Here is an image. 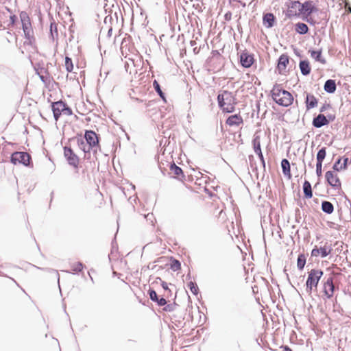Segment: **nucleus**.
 I'll use <instances>...</instances> for the list:
<instances>
[{"instance_id":"nucleus-1","label":"nucleus","mask_w":351,"mask_h":351,"mask_svg":"<svg viewBox=\"0 0 351 351\" xmlns=\"http://www.w3.org/2000/svg\"><path fill=\"white\" fill-rule=\"evenodd\" d=\"M217 101L219 108L226 113L233 112L237 104L235 95L226 90L219 92L217 95Z\"/></svg>"},{"instance_id":"nucleus-2","label":"nucleus","mask_w":351,"mask_h":351,"mask_svg":"<svg viewBox=\"0 0 351 351\" xmlns=\"http://www.w3.org/2000/svg\"><path fill=\"white\" fill-rule=\"evenodd\" d=\"M274 101L279 106L288 107L293 104V97L287 90L282 89L279 84H275L271 90Z\"/></svg>"},{"instance_id":"nucleus-3","label":"nucleus","mask_w":351,"mask_h":351,"mask_svg":"<svg viewBox=\"0 0 351 351\" xmlns=\"http://www.w3.org/2000/svg\"><path fill=\"white\" fill-rule=\"evenodd\" d=\"M322 276L323 271L321 269H313L308 272L306 282V290L308 293H311L313 288H317Z\"/></svg>"},{"instance_id":"nucleus-4","label":"nucleus","mask_w":351,"mask_h":351,"mask_svg":"<svg viewBox=\"0 0 351 351\" xmlns=\"http://www.w3.org/2000/svg\"><path fill=\"white\" fill-rule=\"evenodd\" d=\"M19 16L25 38L30 40L32 38L33 33L30 18L28 14L25 11H21L20 12Z\"/></svg>"},{"instance_id":"nucleus-5","label":"nucleus","mask_w":351,"mask_h":351,"mask_svg":"<svg viewBox=\"0 0 351 351\" xmlns=\"http://www.w3.org/2000/svg\"><path fill=\"white\" fill-rule=\"evenodd\" d=\"M64 156L66 158L68 164L75 169L78 168L79 165V157L73 152V149L65 146L64 147Z\"/></svg>"},{"instance_id":"nucleus-6","label":"nucleus","mask_w":351,"mask_h":351,"mask_svg":"<svg viewBox=\"0 0 351 351\" xmlns=\"http://www.w3.org/2000/svg\"><path fill=\"white\" fill-rule=\"evenodd\" d=\"M31 157L27 152H15L11 156V162L14 165L22 164L25 166L29 165Z\"/></svg>"},{"instance_id":"nucleus-7","label":"nucleus","mask_w":351,"mask_h":351,"mask_svg":"<svg viewBox=\"0 0 351 351\" xmlns=\"http://www.w3.org/2000/svg\"><path fill=\"white\" fill-rule=\"evenodd\" d=\"M88 145H90L94 149L99 147V140L96 133L92 130H88L85 132L84 139Z\"/></svg>"},{"instance_id":"nucleus-8","label":"nucleus","mask_w":351,"mask_h":351,"mask_svg":"<svg viewBox=\"0 0 351 351\" xmlns=\"http://www.w3.org/2000/svg\"><path fill=\"white\" fill-rule=\"evenodd\" d=\"M325 178L328 183L332 187L335 189H339L341 187V182L337 174H335L331 171H328L325 174Z\"/></svg>"},{"instance_id":"nucleus-9","label":"nucleus","mask_w":351,"mask_h":351,"mask_svg":"<svg viewBox=\"0 0 351 351\" xmlns=\"http://www.w3.org/2000/svg\"><path fill=\"white\" fill-rule=\"evenodd\" d=\"M254 60L253 55L246 51H243L240 55V63L244 68L250 67L253 64Z\"/></svg>"},{"instance_id":"nucleus-10","label":"nucleus","mask_w":351,"mask_h":351,"mask_svg":"<svg viewBox=\"0 0 351 351\" xmlns=\"http://www.w3.org/2000/svg\"><path fill=\"white\" fill-rule=\"evenodd\" d=\"M288 16H295L300 14L301 3L298 1H290L288 4Z\"/></svg>"},{"instance_id":"nucleus-11","label":"nucleus","mask_w":351,"mask_h":351,"mask_svg":"<svg viewBox=\"0 0 351 351\" xmlns=\"http://www.w3.org/2000/svg\"><path fill=\"white\" fill-rule=\"evenodd\" d=\"M335 291V285L332 277L327 278L324 284V292L328 299L332 297Z\"/></svg>"},{"instance_id":"nucleus-12","label":"nucleus","mask_w":351,"mask_h":351,"mask_svg":"<svg viewBox=\"0 0 351 351\" xmlns=\"http://www.w3.org/2000/svg\"><path fill=\"white\" fill-rule=\"evenodd\" d=\"M315 11H317V9L314 6L312 1H306L303 3H301L300 14L310 15Z\"/></svg>"},{"instance_id":"nucleus-13","label":"nucleus","mask_w":351,"mask_h":351,"mask_svg":"<svg viewBox=\"0 0 351 351\" xmlns=\"http://www.w3.org/2000/svg\"><path fill=\"white\" fill-rule=\"evenodd\" d=\"M51 107L53 117L56 121H58L63 111V108H64V102L62 101L53 102L52 103Z\"/></svg>"},{"instance_id":"nucleus-14","label":"nucleus","mask_w":351,"mask_h":351,"mask_svg":"<svg viewBox=\"0 0 351 351\" xmlns=\"http://www.w3.org/2000/svg\"><path fill=\"white\" fill-rule=\"evenodd\" d=\"M252 143L254 152L258 155L263 165L265 166V160L261 151L260 137L258 136H254Z\"/></svg>"},{"instance_id":"nucleus-15","label":"nucleus","mask_w":351,"mask_h":351,"mask_svg":"<svg viewBox=\"0 0 351 351\" xmlns=\"http://www.w3.org/2000/svg\"><path fill=\"white\" fill-rule=\"evenodd\" d=\"M328 123V119L323 114H319L317 117H314L312 122L313 125L316 128H320Z\"/></svg>"},{"instance_id":"nucleus-16","label":"nucleus","mask_w":351,"mask_h":351,"mask_svg":"<svg viewBox=\"0 0 351 351\" xmlns=\"http://www.w3.org/2000/svg\"><path fill=\"white\" fill-rule=\"evenodd\" d=\"M243 119L239 114H235L228 117L226 123L229 126H239L242 124Z\"/></svg>"},{"instance_id":"nucleus-17","label":"nucleus","mask_w":351,"mask_h":351,"mask_svg":"<svg viewBox=\"0 0 351 351\" xmlns=\"http://www.w3.org/2000/svg\"><path fill=\"white\" fill-rule=\"evenodd\" d=\"M288 63L289 56L286 54H282L278 60L277 69L279 73L282 74L285 71Z\"/></svg>"},{"instance_id":"nucleus-18","label":"nucleus","mask_w":351,"mask_h":351,"mask_svg":"<svg viewBox=\"0 0 351 351\" xmlns=\"http://www.w3.org/2000/svg\"><path fill=\"white\" fill-rule=\"evenodd\" d=\"M149 298L152 301L155 302L160 306L167 304V300L164 298H158L156 292L153 289L149 290Z\"/></svg>"},{"instance_id":"nucleus-19","label":"nucleus","mask_w":351,"mask_h":351,"mask_svg":"<svg viewBox=\"0 0 351 351\" xmlns=\"http://www.w3.org/2000/svg\"><path fill=\"white\" fill-rule=\"evenodd\" d=\"M305 103L306 109L309 110L317 106V99L313 95L307 93Z\"/></svg>"},{"instance_id":"nucleus-20","label":"nucleus","mask_w":351,"mask_h":351,"mask_svg":"<svg viewBox=\"0 0 351 351\" xmlns=\"http://www.w3.org/2000/svg\"><path fill=\"white\" fill-rule=\"evenodd\" d=\"M77 141L80 149L84 153H89L91 150H93L94 152H96V149H94L90 147V145H88V143L84 140V138H78Z\"/></svg>"},{"instance_id":"nucleus-21","label":"nucleus","mask_w":351,"mask_h":351,"mask_svg":"<svg viewBox=\"0 0 351 351\" xmlns=\"http://www.w3.org/2000/svg\"><path fill=\"white\" fill-rule=\"evenodd\" d=\"M337 86L335 81L333 80H328L326 81L324 86V90L328 93H334L336 90Z\"/></svg>"},{"instance_id":"nucleus-22","label":"nucleus","mask_w":351,"mask_h":351,"mask_svg":"<svg viewBox=\"0 0 351 351\" xmlns=\"http://www.w3.org/2000/svg\"><path fill=\"white\" fill-rule=\"evenodd\" d=\"M301 73L303 75H308L311 73L309 62L306 60H301L299 63Z\"/></svg>"},{"instance_id":"nucleus-23","label":"nucleus","mask_w":351,"mask_h":351,"mask_svg":"<svg viewBox=\"0 0 351 351\" xmlns=\"http://www.w3.org/2000/svg\"><path fill=\"white\" fill-rule=\"evenodd\" d=\"M275 17L271 13H267L263 16V23L267 28L272 27L274 25Z\"/></svg>"},{"instance_id":"nucleus-24","label":"nucleus","mask_w":351,"mask_h":351,"mask_svg":"<svg viewBox=\"0 0 351 351\" xmlns=\"http://www.w3.org/2000/svg\"><path fill=\"white\" fill-rule=\"evenodd\" d=\"M281 167L283 174L285 176H287L289 178H290L291 177L290 171V163L287 159L284 158L282 160Z\"/></svg>"},{"instance_id":"nucleus-25","label":"nucleus","mask_w":351,"mask_h":351,"mask_svg":"<svg viewBox=\"0 0 351 351\" xmlns=\"http://www.w3.org/2000/svg\"><path fill=\"white\" fill-rule=\"evenodd\" d=\"M309 52L311 53V58H313L315 61L319 62L323 64L326 63V59L322 56V50H311Z\"/></svg>"},{"instance_id":"nucleus-26","label":"nucleus","mask_w":351,"mask_h":351,"mask_svg":"<svg viewBox=\"0 0 351 351\" xmlns=\"http://www.w3.org/2000/svg\"><path fill=\"white\" fill-rule=\"evenodd\" d=\"M303 191L305 198L311 199L313 197L311 184L307 180H305L303 184Z\"/></svg>"},{"instance_id":"nucleus-27","label":"nucleus","mask_w":351,"mask_h":351,"mask_svg":"<svg viewBox=\"0 0 351 351\" xmlns=\"http://www.w3.org/2000/svg\"><path fill=\"white\" fill-rule=\"evenodd\" d=\"M321 206L322 211L326 214H331L334 211L333 204L328 201H323Z\"/></svg>"},{"instance_id":"nucleus-28","label":"nucleus","mask_w":351,"mask_h":351,"mask_svg":"<svg viewBox=\"0 0 351 351\" xmlns=\"http://www.w3.org/2000/svg\"><path fill=\"white\" fill-rule=\"evenodd\" d=\"M295 31L300 34H305L308 31V27L306 24L303 23H298L295 25Z\"/></svg>"},{"instance_id":"nucleus-29","label":"nucleus","mask_w":351,"mask_h":351,"mask_svg":"<svg viewBox=\"0 0 351 351\" xmlns=\"http://www.w3.org/2000/svg\"><path fill=\"white\" fill-rule=\"evenodd\" d=\"M306 262V256L304 254H300L298 255L297 259V267L299 270H302L305 266Z\"/></svg>"},{"instance_id":"nucleus-30","label":"nucleus","mask_w":351,"mask_h":351,"mask_svg":"<svg viewBox=\"0 0 351 351\" xmlns=\"http://www.w3.org/2000/svg\"><path fill=\"white\" fill-rule=\"evenodd\" d=\"M153 86L156 90V92L158 94V95L160 97V98L163 100V101H165V94L162 91L161 88H160V84H158V82L156 81V80H154V82H153Z\"/></svg>"},{"instance_id":"nucleus-31","label":"nucleus","mask_w":351,"mask_h":351,"mask_svg":"<svg viewBox=\"0 0 351 351\" xmlns=\"http://www.w3.org/2000/svg\"><path fill=\"white\" fill-rule=\"evenodd\" d=\"M326 156V148L322 147L317 154V162H322Z\"/></svg>"},{"instance_id":"nucleus-32","label":"nucleus","mask_w":351,"mask_h":351,"mask_svg":"<svg viewBox=\"0 0 351 351\" xmlns=\"http://www.w3.org/2000/svg\"><path fill=\"white\" fill-rule=\"evenodd\" d=\"M170 169L172 172H173V173L176 176H182V177H184V175H183V171H182V169L177 166L175 163H172L171 165H170Z\"/></svg>"},{"instance_id":"nucleus-33","label":"nucleus","mask_w":351,"mask_h":351,"mask_svg":"<svg viewBox=\"0 0 351 351\" xmlns=\"http://www.w3.org/2000/svg\"><path fill=\"white\" fill-rule=\"evenodd\" d=\"M188 287L194 295H197L198 294L199 289L195 282L190 281L188 283Z\"/></svg>"},{"instance_id":"nucleus-34","label":"nucleus","mask_w":351,"mask_h":351,"mask_svg":"<svg viewBox=\"0 0 351 351\" xmlns=\"http://www.w3.org/2000/svg\"><path fill=\"white\" fill-rule=\"evenodd\" d=\"M65 68L67 72H71L73 69L72 60L69 57L65 58Z\"/></svg>"},{"instance_id":"nucleus-35","label":"nucleus","mask_w":351,"mask_h":351,"mask_svg":"<svg viewBox=\"0 0 351 351\" xmlns=\"http://www.w3.org/2000/svg\"><path fill=\"white\" fill-rule=\"evenodd\" d=\"M181 268V264L179 261L176 259H173L171 263V269L173 271H176Z\"/></svg>"},{"instance_id":"nucleus-36","label":"nucleus","mask_w":351,"mask_h":351,"mask_svg":"<svg viewBox=\"0 0 351 351\" xmlns=\"http://www.w3.org/2000/svg\"><path fill=\"white\" fill-rule=\"evenodd\" d=\"M331 252V249L330 248L328 250L327 248L324 247H321L319 248V254L322 258L326 257L328 254H330Z\"/></svg>"},{"instance_id":"nucleus-37","label":"nucleus","mask_w":351,"mask_h":351,"mask_svg":"<svg viewBox=\"0 0 351 351\" xmlns=\"http://www.w3.org/2000/svg\"><path fill=\"white\" fill-rule=\"evenodd\" d=\"M73 271L75 272H80L83 269V264L80 262L77 263L76 264L72 266Z\"/></svg>"},{"instance_id":"nucleus-38","label":"nucleus","mask_w":351,"mask_h":351,"mask_svg":"<svg viewBox=\"0 0 351 351\" xmlns=\"http://www.w3.org/2000/svg\"><path fill=\"white\" fill-rule=\"evenodd\" d=\"M50 32H51V35L53 38L54 37V33L56 34V36H58L57 27H56V25L54 22L51 23V24H50Z\"/></svg>"},{"instance_id":"nucleus-39","label":"nucleus","mask_w":351,"mask_h":351,"mask_svg":"<svg viewBox=\"0 0 351 351\" xmlns=\"http://www.w3.org/2000/svg\"><path fill=\"white\" fill-rule=\"evenodd\" d=\"M322 162H317L316 174L318 177L322 176Z\"/></svg>"},{"instance_id":"nucleus-40","label":"nucleus","mask_w":351,"mask_h":351,"mask_svg":"<svg viewBox=\"0 0 351 351\" xmlns=\"http://www.w3.org/2000/svg\"><path fill=\"white\" fill-rule=\"evenodd\" d=\"M342 158H339L337 159V160L335 162V164L333 165V167H332V169L335 170V171H341L342 169H339V166L341 165V161Z\"/></svg>"},{"instance_id":"nucleus-41","label":"nucleus","mask_w":351,"mask_h":351,"mask_svg":"<svg viewBox=\"0 0 351 351\" xmlns=\"http://www.w3.org/2000/svg\"><path fill=\"white\" fill-rule=\"evenodd\" d=\"M62 112L68 116H71L73 114L72 110L65 103Z\"/></svg>"},{"instance_id":"nucleus-42","label":"nucleus","mask_w":351,"mask_h":351,"mask_svg":"<svg viewBox=\"0 0 351 351\" xmlns=\"http://www.w3.org/2000/svg\"><path fill=\"white\" fill-rule=\"evenodd\" d=\"M343 162L339 166L340 169H346L347 168V164L348 162V158L346 157H343Z\"/></svg>"},{"instance_id":"nucleus-43","label":"nucleus","mask_w":351,"mask_h":351,"mask_svg":"<svg viewBox=\"0 0 351 351\" xmlns=\"http://www.w3.org/2000/svg\"><path fill=\"white\" fill-rule=\"evenodd\" d=\"M165 306L164 307L163 310L167 312H171L174 310V305L172 304H165Z\"/></svg>"},{"instance_id":"nucleus-44","label":"nucleus","mask_w":351,"mask_h":351,"mask_svg":"<svg viewBox=\"0 0 351 351\" xmlns=\"http://www.w3.org/2000/svg\"><path fill=\"white\" fill-rule=\"evenodd\" d=\"M319 254V249L317 247L313 248L311 251V256H317Z\"/></svg>"},{"instance_id":"nucleus-45","label":"nucleus","mask_w":351,"mask_h":351,"mask_svg":"<svg viewBox=\"0 0 351 351\" xmlns=\"http://www.w3.org/2000/svg\"><path fill=\"white\" fill-rule=\"evenodd\" d=\"M16 19H17L16 16L15 14H12L10 16V24L12 25H14V23L16 21Z\"/></svg>"},{"instance_id":"nucleus-46","label":"nucleus","mask_w":351,"mask_h":351,"mask_svg":"<svg viewBox=\"0 0 351 351\" xmlns=\"http://www.w3.org/2000/svg\"><path fill=\"white\" fill-rule=\"evenodd\" d=\"M330 107V104H324L323 105L321 108H320V112H324L325 110H326L328 108H329Z\"/></svg>"},{"instance_id":"nucleus-47","label":"nucleus","mask_w":351,"mask_h":351,"mask_svg":"<svg viewBox=\"0 0 351 351\" xmlns=\"http://www.w3.org/2000/svg\"><path fill=\"white\" fill-rule=\"evenodd\" d=\"M161 286L162 287L165 289V290H169V288H168V285L167 282H162V284H161Z\"/></svg>"},{"instance_id":"nucleus-48","label":"nucleus","mask_w":351,"mask_h":351,"mask_svg":"<svg viewBox=\"0 0 351 351\" xmlns=\"http://www.w3.org/2000/svg\"><path fill=\"white\" fill-rule=\"evenodd\" d=\"M328 121H333L335 118L334 115H328Z\"/></svg>"},{"instance_id":"nucleus-49","label":"nucleus","mask_w":351,"mask_h":351,"mask_svg":"<svg viewBox=\"0 0 351 351\" xmlns=\"http://www.w3.org/2000/svg\"><path fill=\"white\" fill-rule=\"evenodd\" d=\"M283 351H292V350H291L289 346H285L284 347V350H283Z\"/></svg>"},{"instance_id":"nucleus-50","label":"nucleus","mask_w":351,"mask_h":351,"mask_svg":"<svg viewBox=\"0 0 351 351\" xmlns=\"http://www.w3.org/2000/svg\"><path fill=\"white\" fill-rule=\"evenodd\" d=\"M5 10H6L8 12L12 13V10H11L9 8L5 7Z\"/></svg>"},{"instance_id":"nucleus-51","label":"nucleus","mask_w":351,"mask_h":351,"mask_svg":"<svg viewBox=\"0 0 351 351\" xmlns=\"http://www.w3.org/2000/svg\"><path fill=\"white\" fill-rule=\"evenodd\" d=\"M308 166H309L311 168H313V166L312 165V163H311V162H309Z\"/></svg>"},{"instance_id":"nucleus-52","label":"nucleus","mask_w":351,"mask_h":351,"mask_svg":"<svg viewBox=\"0 0 351 351\" xmlns=\"http://www.w3.org/2000/svg\"><path fill=\"white\" fill-rule=\"evenodd\" d=\"M40 80H41L43 82H44V77H43V76H42V75H41V76L40 77Z\"/></svg>"},{"instance_id":"nucleus-53","label":"nucleus","mask_w":351,"mask_h":351,"mask_svg":"<svg viewBox=\"0 0 351 351\" xmlns=\"http://www.w3.org/2000/svg\"><path fill=\"white\" fill-rule=\"evenodd\" d=\"M348 12H349L350 13H351V7H349V8H348Z\"/></svg>"},{"instance_id":"nucleus-54","label":"nucleus","mask_w":351,"mask_h":351,"mask_svg":"<svg viewBox=\"0 0 351 351\" xmlns=\"http://www.w3.org/2000/svg\"><path fill=\"white\" fill-rule=\"evenodd\" d=\"M186 278H191V275H190V274H189L186 276Z\"/></svg>"},{"instance_id":"nucleus-55","label":"nucleus","mask_w":351,"mask_h":351,"mask_svg":"<svg viewBox=\"0 0 351 351\" xmlns=\"http://www.w3.org/2000/svg\"><path fill=\"white\" fill-rule=\"evenodd\" d=\"M191 2L197 1L198 0H189Z\"/></svg>"},{"instance_id":"nucleus-56","label":"nucleus","mask_w":351,"mask_h":351,"mask_svg":"<svg viewBox=\"0 0 351 351\" xmlns=\"http://www.w3.org/2000/svg\"><path fill=\"white\" fill-rule=\"evenodd\" d=\"M225 16H226V19L229 18V16H228V14H226Z\"/></svg>"},{"instance_id":"nucleus-57","label":"nucleus","mask_w":351,"mask_h":351,"mask_svg":"<svg viewBox=\"0 0 351 351\" xmlns=\"http://www.w3.org/2000/svg\"><path fill=\"white\" fill-rule=\"evenodd\" d=\"M225 16H226V19L229 18V16H228V14H226Z\"/></svg>"},{"instance_id":"nucleus-58","label":"nucleus","mask_w":351,"mask_h":351,"mask_svg":"<svg viewBox=\"0 0 351 351\" xmlns=\"http://www.w3.org/2000/svg\"><path fill=\"white\" fill-rule=\"evenodd\" d=\"M90 278L91 281L93 282V278L91 277V276H90Z\"/></svg>"},{"instance_id":"nucleus-59","label":"nucleus","mask_w":351,"mask_h":351,"mask_svg":"<svg viewBox=\"0 0 351 351\" xmlns=\"http://www.w3.org/2000/svg\"><path fill=\"white\" fill-rule=\"evenodd\" d=\"M108 33H109V34H111V29H109Z\"/></svg>"},{"instance_id":"nucleus-60","label":"nucleus","mask_w":351,"mask_h":351,"mask_svg":"<svg viewBox=\"0 0 351 351\" xmlns=\"http://www.w3.org/2000/svg\"><path fill=\"white\" fill-rule=\"evenodd\" d=\"M108 33H109V34H111V29H109Z\"/></svg>"},{"instance_id":"nucleus-61","label":"nucleus","mask_w":351,"mask_h":351,"mask_svg":"<svg viewBox=\"0 0 351 351\" xmlns=\"http://www.w3.org/2000/svg\"><path fill=\"white\" fill-rule=\"evenodd\" d=\"M132 189H135L134 185H132Z\"/></svg>"}]
</instances>
